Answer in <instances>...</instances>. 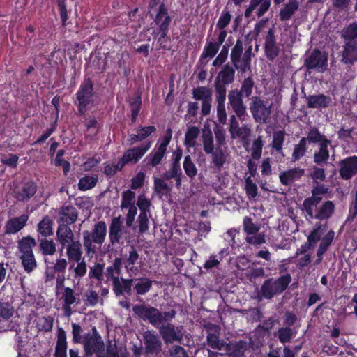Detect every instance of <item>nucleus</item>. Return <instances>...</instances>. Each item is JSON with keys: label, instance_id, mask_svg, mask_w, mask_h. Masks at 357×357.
Here are the masks:
<instances>
[{"label": "nucleus", "instance_id": "f257e3e1", "mask_svg": "<svg viewBox=\"0 0 357 357\" xmlns=\"http://www.w3.org/2000/svg\"><path fill=\"white\" fill-rule=\"evenodd\" d=\"M107 234V225L104 221H99L94 225L92 231L84 230L82 232L83 245L86 255L93 257L103 244Z\"/></svg>", "mask_w": 357, "mask_h": 357}, {"label": "nucleus", "instance_id": "f03ea898", "mask_svg": "<svg viewBox=\"0 0 357 357\" xmlns=\"http://www.w3.org/2000/svg\"><path fill=\"white\" fill-rule=\"evenodd\" d=\"M214 132L219 146L214 150L213 137L210 130H203V146L206 153L212 155V164L219 172L223 165V151L221 149V144L223 141V132L220 126L216 125Z\"/></svg>", "mask_w": 357, "mask_h": 357}, {"label": "nucleus", "instance_id": "7ed1b4c3", "mask_svg": "<svg viewBox=\"0 0 357 357\" xmlns=\"http://www.w3.org/2000/svg\"><path fill=\"white\" fill-rule=\"evenodd\" d=\"M82 344L86 356H91L94 354L96 357H105V343L96 327L92 328L91 334L90 333H84Z\"/></svg>", "mask_w": 357, "mask_h": 357}, {"label": "nucleus", "instance_id": "20e7f679", "mask_svg": "<svg viewBox=\"0 0 357 357\" xmlns=\"http://www.w3.org/2000/svg\"><path fill=\"white\" fill-rule=\"evenodd\" d=\"M134 314L139 319L148 321L157 328L160 326L162 312L158 308L146 304L134 305L132 307Z\"/></svg>", "mask_w": 357, "mask_h": 357}, {"label": "nucleus", "instance_id": "39448f33", "mask_svg": "<svg viewBox=\"0 0 357 357\" xmlns=\"http://www.w3.org/2000/svg\"><path fill=\"white\" fill-rule=\"evenodd\" d=\"M218 26L220 29L218 42L210 41L207 43L198 61V66L200 68L205 66L209 59H212L217 54L220 46L223 43V13L219 17Z\"/></svg>", "mask_w": 357, "mask_h": 357}, {"label": "nucleus", "instance_id": "423d86ee", "mask_svg": "<svg viewBox=\"0 0 357 357\" xmlns=\"http://www.w3.org/2000/svg\"><path fill=\"white\" fill-rule=\"evenodd\" d=\"M93 84L90 78L86 79L80 85L77 92L78 112L80 116L86 112L88 105L92 103L93 96Z\"/></svg>", "mask_w": 357, "mask_h": 357}, {"label": "nucleus", "instance_id": "0eeeda50", "mask_svg": "<svg viewBox=\"0 0 357 357\" xmlns=\"http://www.w3.org/2000/svg\"><path fill=\"white\" fill-rule=\"evenodd\" d=\"M289 274L283 275L277 280H267L261 287V294L266 298H271L274 295L284 291L291 282Z\"/></svg>", "mask_w": 357, "mask_h": 357}, {"label": "nucleus", "instance_id": "6e6552de", "mask_svg": "<svg viewBox=\"0 0 357 357\" xmlns=\"http://www.w3.org/2000/svg\"><path fill=\"white\" fill-rule=\"evenodd\" d=\"M289 274L283 275L277 280H267L261 287V294L266 298H271L274 295L284 291L291 282Z\"/></svg>", "mask_w": 357, "mask_h": 357}, {"label": "nucleus", "instance_id": "1a4fd4ad", "mask_svg": "<svg viewBox=\"0 0 357 357\" xmlns=\"http://www.w3.org/2000/svg\"><path fill=\"white\" fill-rule=\"evenodd\" d=\"M289 274L283 275L277 280H267L261 287V294L266 298H271L274 295L284 291L291 282Z\"/></svg>", "mask_w": 357, "mask_h": 357}, {"label": "nucleus", "instance_id": "9d476101", "mask_svg": "<svg viewBox=\"0 0 357 357\" xmlns=\"http://www.w3.org/2000/svg\"><path fill=\"white\" fill-rule=\"evenodd\" d=\"M165 343H180L183 339L185 330L183 326H176L171 323L162 324L158 328Z\"/></svg>", "mask_w": 357, "mask_h": 357}, {"label": "nucleus", "instance_id": "9b49d317", "mask_svg": "<svg viewBox=\"0 0 357 357\" xmlns=\"http://www.w3.org/2000/svg\"><path fill=\"white\" fill-rule=\"evenodd\" d=\"M142 336L144 344V353L146 357L156 356L162 351V341L155 331L147 330Z\"/></svg>", "mask_w": 357, "mask_h": 357}, {"label": "nucleus", "instance_id": "f8f14e48", "mask_svg": "<svg viewBox=\"0 0 357 357\" xmlns=\"http://www.w3.org/2000/svg\"><path fill=\"white\" fill-rule=\"evenodd\" d=\"M150 146V142H148L139 146L127 150L123 157L118 160L117 164L114 165L116 171L121 170L125 165L129 162L133 164L137 163L149 149Z\"/></svg>", "mask_w": 357, "mask_h": 357}, {"label": "nucleus", "instance_id": "ddd939ff", "mask_svg": "<svg viewBox=\"0 0 357 357\" xmlns=\"http://www.w3.org/2000/svg\"><path fill=\"white\" fill-rule=\"evenodd\" d=\"M272 102L267 99L255 97L250 105V111L257 122L265 123L271 114Z\"/></svg>", "mask_w": 357, "mask_h": 357}, {"label": "nucleus", "instance_id": "4468645a", "mask_svg": "<svg viewBox=\"0 0 357 357\" xmlns=\"http://www.w3.org/2000/svg\"><path fill=\"white\" fill-rule=\"evenodd\" d=\"M172 18L169 15L168 10L163 3L159 6L157 14L154 18V22L158 27L160 36L158 42L163 43V39L167 37Z\"/></svg>", "mask_w": 357, "mask_h": 357}, {"label": "nucleus", "instance_id": "2eb2a0df", "mask_svg": "<svg viewBox=\"0 0 357 357\" xmlns=\"http://www.w3.org/2000/svg\"><path fill=\"white\" fill-rule=\"evenodd\" d=\"M327 55L319 50H314L305 60V66L308 69H315L324 72L327 68Z\"/></svg>", "mask_w": 357, "mask_h": 357}, {"label": "nucleus", "instance_id": "dca6fc26", "mask_svg": "<svg viewBox=\"0 0 357 357\" xmlns=\"http://www.w3.org/2000/svg\"><path fill=\"white\" fill-rule=\"evenodd\" d=\"M109 245L123 243V222L120 216L112 219L109 227Z\"/></svg>", "mask_w": 357, "mask_h": 357}, {"label": "nucleus", "instance_id": "f3484780", "mask_svg": "<svg viewBox=\"0 0 357 357\" xmlns=\"http://www.w3.org/2000/svg\"><path fill=\"white\" fill-rule=\"evenodd\" d=\"M340 175L342 178L349 180L357 174V156L347 157L340 162Z\"/></svg>", "mask_w": 357, "mask_h": 357}, {"label": "nucleus", "instance_id": "a211bd4d", "mask_svg": "<svg viewBox=\"0 0 357 357\" xmlns=\"http://www.w3.org/2000/svg\"><path fill=\"white\" fill-rule=\"evenodd\" d=\"M37 185L33 181H27L14 191V196L21 202H28L36 192Z\"/></svg>", "mask_w": 357, "mask_h": 357}, {"label": "nucleus", "instance_id": "6ab92c4d", "mask_svg": "<svg viewBox=\"0 0 357 357\" xmlns=\"http://www.w3.org/2000/svg\"><path fill=\"white\" fill-rule=\"evenodd\" d=\"M229 131L233 138L240 139L244 144L247 143L250 135V128L248 126L239 127L234 116L230 120Z\"/></svg>", "mask_w": 357, "mask_h": 357}, {"label": "nucleus", "instance_id": "aec40b11", "mask_svg": "<svg viewBox=\"0 0 357 357\" xmlns=\"http://www.w3.org/2000/svg\"><path fill=\"white\" fill-rule=\"evenodd\" d=\"M29 220L27 214H22L19 217L9 219L5 225V234H15L22 230L26 225Z\"/></svg>", "mask_w": 357, "mask_h": 357}, {"label": "nucleus", "instance_id": "412c9836", "mask_svg": "<svg viewBox=\"0 0 357 357\" xmlns=\"http://www.w3.org/2000/svg\"><path fill=\"white\" fill-rule=\"evenodd\" d=\"M56 240L61 245V252L71 243L75 242L74 234L66 224H59L56 231Z\"/></svg>", "mask_w": 357, "mask_h": 357}, {"label": "nucleus", "instance_id": "4be33fe9", "mask_svg": "<svg viewBox=\"0 0 357 357\" xmlns=\"http://www.w3.org/2000/svg\"><path fill=\"white\" fill-rule=\"evenodd\" d=\"M132 279H125L123 278H116L112 282L113 291L116 296L126 294L131 296L132 294Z\"/></svg>", "mask_w": 357, "mask_h": 357}, {"label": "nucleus", "instance_id": "5701e85b", "mask_svg": "<svg viewBox=\"0 0 357 357\" xmlns=\"http://www.w3.org/2000/svg\"><path fill=\"white\" fill-rule=\"evenodd\" d=\"M215 86L218 96V117L220 123H223V68L216 77Z\"/></svg>", "mask_w": 357, "mask_h": 357}, {"label": "nucleus", "instance_id": "b1692460", "mask_svg": "<svg viewBox=\"0 0 357 357\" xmlns=\"http://www.w3.org/2000/svg\"><path fill=\"white\" fill-rule=\"evenodd\" d=\"M54 357H67V336L62 328H59L56 335Z\"/></svg>", "mask_w": 357, "mask_h": 357}, {"label": "nucleus", "instance_id": "393cba45", "mask_svg": "<svg viewBox=\"0 0 357 357\" xmlns=\"http://www.w3.org/2000/svg\"><path fill=\"white\" fill-rule=\"evenodd\" d=\"M229 100L231 107L236 114V115L241 119H244L245 114V107L243 105L241 95L237 91H234L229 94Z\"/></svg>", "mask_w": 357, "mask_h": 357}, {"label": "nucleus", "instance_id": "a878e982", "mask_svg": "<svg viewBox=\"0 0 357 357\" xmlns=\"http://www.w3.org/2000/svg\"><path fill=\"white\" fill-rule=\"evenodd\" d=\"M248 348L249 345L243 341L225 344V351L232 357H243Z\"/></svg>", "mask_w": 357, "mask_h": 357}, {"label": "nucleus", "instance_id": "bb28decb", "mask_svg": "<svg viewBox=\"0 0 357 357\" xmlns=\"http://www.w3.org/2000/svg\"><path fill=\"white\" fill-rule=\"evenodd\" d=\"M61 218L59 224L68 225L73 224L77 218V212L76 208L71 206H63L61 210Z\"/></svg>", "mask_w": 357, "mask_h": 357}, {"label": "nucleus", "instance_id": "cd10ccee", "mask_svg": "<svg viewBox=\"0 0 357 357\" xmlns=\"http://www.w3.org/2000/svg\"><path fill=\"white\" fill-rule=\"evenodd\" d=\"M153 281L148 278H139L132 279L134 291L137 295H144L150 291Z\"/></svg>", "mask_w": 357, "mask_h": 357}, {"label": "nucleus", "instance_id": "c85d7f7f", "mask_svg": "<svg viewBox=\"0 0 357 357\" xmlns=\"http://www.w3.org/2000/svg\"><path fill=\"white\" fill-rule=\"evenodd\" d=\"M243 51V45L242 43L240 40H238L232 49L231 53V57L232 59V61L234 63V65L236 68L241 69L242 71H245L247 68L248 63L247 61H244L243 62H241L240 60L241 55L242 54Z\"/></svg>", "mask_w": 357, "mask_h": 357}, {"label": "nucleus", "instance_id": "c756f323", "mask_svg": "<svg viewBox=\"0 0 357 357\" xmlns=\"http://www.w3.org/2000/svg\"><path fill=\"white\" fill-rule=\"evenodd\" d=\"M321 204V200L314 197H309L303 202V210L306 214L311 218L317 219V213H319V209Z\"/></svg>", "mask_w": 357, "mask_h": 357}, {"label": "nucleus", "instance_id": "7c9ffc66", "mask_svg": "<svg viewBox=\"0 0 357 357\" xmlns=\"http://www.w3.org/2000/svg\"><path fill=\"white\" fill-rule=\"evenodd\" d=\"M139 259V255L134 246H131L128 255L126 258L125 268L128 273H136L138 268L135 266Z\"/></svg>", "mask_w": 357, "mask_h": 357}, {"label": "nucleus", "instance_id": "2f4dec72", "mask_svg": "<svg viewBox=\"0 0 357 357\" xmlns=\"http://www.w3.org/2000/svg\"><path fill=\"white\" fill-rule=\"evenodd\" d=\"M303 175V170L299 168H294L280 173V179L282 184L289 185L294 181L298 179Z\"/></svg>", "mask_w": 357, "mask_h": 357}, {"label": "nucleus", "instance_id": "473e14b6", "mask_svg": "<svg viewBox=\"0 0 357 357\" xmlns=\"http://www.w3.org/2000/svg\"><path fill=\"white\" fill-rule=\"evenodd\" d=\"M82 248L79 241H75L66 247V255L69 260L78 261L82 259Z\"/></svg>", "mask_w": 357, "mask_h": 357}, {"label": "nucleus", "instance_id": "72a5a7b5", "mask_svg": "<svg viewBox=\"0 0 357 357\" xmlns=\"http://www.w3.org/2000/svg\"><path fill=\"white\" fill-rule=\"evenodd\" d=\"M122 268V259L116 257L114 259L112 264L106 268L105 275L107 280H112V282L116 278H119Z\"/></svg>", "mask_w": 357, "mask_h": 357}, {"label": "nucleus", "instance_id": "f704fd0d", "mask_svg": "<svg viewBox=\"0 0 357 357\" xmlns=\"http://www.w3.org/2000/svg\"><path fill=\"white\" fill-rule=\"evenodd\" d=\"M299 6L298 0H289L283 8L280 10V18L282 21L289 20Z\"/></svg>", "mask_w": 357, "mask_h": 357}, {"label": "nucleus", "instance_id": "c9c22d12", "mask_svg": "<svg viewBox=\"0 0 357 357\" xmlns=\"http://www.w3.org/2000/svg\"><path fill=\"white\" fill-rule=\"evenodd\" d=\"M36 245V240L31 237H23L18 241V248L21 255H27L33 254V248Z\"/></svg>", "mask_w": 357, "mask_h": 357}, {"label": "nucleus", "instance_id": "e433bc0d", "mask_svg": "<svg viewBox=\"0 0 357 357\" xmlns=\"http://www.w3.org/2000/svg\"><path fill=\"white\" fill-rule=\"evenodd\" d=\"M331 98L324 95L310 96L307 98V105L311 108H322L328 106Z\"/></svg>", "mask_w": 357, "mask_h": 357}, {"label": "nucleus", "instance_id": "4c0bfd02", "mask_svg": "<svg viewBox=\"0 0 357 357\" xmlns=\"http://www.w3.org/2000/svg\"><path fill=\"white\" fill-rule=\"evenodd\" d=\"M165 153V151L155 147L152 152L145 158L144 162H145L146 165L155 167L161 162Z\"/></svg>", "mask_w": 357, "mask_h": 357}, {"label": "nucleus", "instance_id": "58836bf2", "mask_svg": "<svg viewBox=\"0 0 357 357\" xmlns=\"http://www.w3.org/2000/svg\"><path fill=\"white\" fill-rule=\"evenodd\" d=\"M284 139V133L278 131L274 133L272 147L275 151L276 158L278 161L282 160L284 155L282 152V144Z\"/></svg>", "mask_w": 357, "mask_h": 357}, {"label": "nucleus", "instance_id": "ea45409f", "mask_svg": "<svg viewBox=\"0 0 357 357\" xmlns=\"http://www.w3.org/2000/svg\"><path fill=\"white\" fill-rule=\"evenodd\" d=\"M331 146L330 141L324 139L319 144V149L318 152L314 153V162L317 164H320L326 161L329 157L328 147Z\"/></svg>", "mask_w": 357, "mask_h": 357}, {"label": "nucleus", "instance_id": "a19ab883", "mask_svg": "<svg viewBox=\"0 0 357 357\" xmlns=\"http://www.w3.org/2000/svg\"><path fill=\"white\" fill-rule=\"evenodd\" d=\"M61 299L63 301L65 304L73 305L75 303H80V298L79 294L70 287H65L61 291Z\"/></svg>", "mask_w": 357, "mask_h": 357}, {"label": "nucleus", "instance_id": "79ce46f5", "mask_svg": "<svg viewBox=\"0 0 357 357\" xmlns=\"http://www.w3.org/2000/svg\"><path fill=\"white\" fill-rule=\"evenodd\" d=\"M357 59V43L347 42L343 53V61L346 63H351Z\"/></svg>", "mask_w": 357, "mask_h": 357}, {"label": "nucleus", "instance_id": "37998d69", "mask_svg": "<svg viewBox=\"0 0 357 357\" xmlns=\"http://www.w3.org/2000/svg\"><path fill=\"white\" fill-rule=\"evenodd\" d=\"M334 204L331 201H326L320 204L317 219L324 220L330 218L334 212Z\"/></svg>", "mask_w": 357, "mask_h": 357}, {"label": "nucleus", "instance_id": "c03bdc74", "mask_svg": "<svg viewBox=\"0 0 357 357\" xmlns=\"http://www.w3.org/2000/svg\"><path fill=\"white\" fill-rule=\"evenodd\" d=\"M335 233L333 231H329L321 239L319 249L317 250V256L319 258L317 263H319L321 260L322 255L328 250V246L331 244L334 238Z\"/></svg>", "mask_w": 357, "mask_h": 357}, {"label": "nucleus", "instance_id": "a18cd8bd", "mask_svg": "<svg viewBox=\"0 0 357 357\" xmlns=\"http://www.w3.org/2000/svg\"><path fill=\"white\" fill-rule=\"evenodd\" d=\"M52 220L48 217L45 216L38 224V231L44 237L52 235Z\"/></svg>", "mask_w": 357, "mask_h": 357}, {"label": "nucleus", "instance_id": "49530a36", "mask_svg": "<svg viewBox=\"0 0 357 357\" xmlns=\"http://www.w3.org/2000/svg\"><path fill=\"white\" fill-rule=\"evenodd\" d=\"M165 180L160 178H155L154 179V190L160 197L167 195L172 191V187L168 185Z\"/></svg>", "mask_w": 357, "mask_h": 357}, {"label": "nucleus", "instance_id": "de8ad7c7", "mask_svg": "<svg viewBox=\"0 0 357 357\" xmlns=\"http://www.w3.org/2000/svg\"><path fill=\"white\" fill-rule=\"evenodd\" d=\"M39 248L44 255H52L56 252V244L52 240L38 239Z\"/></svg>", "mask_w": 357, "mask_h": 357}, {"label": "nucleus", "instance_id": "09e8293b", "mask_svg": "<svg viewBox=\"0 0 357 357\" xmlns=\"http://www.w3.org/2000/svg\"><path fill=\"white\" fill-rule=\"evenodd\" d=\"M183 167L185 174L190 178L193 179L197 174V169L193 162L190 155L185 156L183 163Z\"/></svg>", "mask_w": 357, "mask_h": 357}, {"label": "nucleus", "instance_id": "8fccbe9b", "mask_svg": "<svg viewBox=\"0 0 357 357\" xmlns=\"http://www.w3.org/2000/svg\"><path fill=\"white\" fill-rule=\"evenodd\" d=\"M20 259L25 271L28 273L33 271L37 266L36 261L33 254L27 255H21Z\"/></svg>", "mask_w": 357, "mask_h": 357}, {"label": "nucleus", "instance_id": "3c124183", "mask_svg": "<svg viewBox=\"0 0 357 357\" xmlns=\"http://www.w3.org/2000/svg\"><path fill=\"white\" fill-rule=\"evenodd\" d=\"M199 132V129L196 126L188 128L185 136V144L189 147H193Z\"/></svg>", "mask_w": 357, "mask_h": 357}, {"label": "nucleus", "instance_id": "603ef678", "mask_svg": "<svg viewBox=\"0 0 357 357\" xmlns=\"http://www.w3.org/2000/svg\"><path fill=\"white\" fill-rule=\"evenodd\" d=\"M98 182L96 176H85L79 181L78 188L81 190H88L93 188Z\"/></svg>", "mask_w": 357, "mask_h": 357}, {"label": "nucleus", "instance_id": "864d4df0", "mask_svg": "<svg viewBox=\"0 0 357 357\" xmlns=\"http://www.w3.org/2000/svg\"><path fill=\"white\" fill-rule=\"evenodd\" d=\"M142 106L141 96L137 95L130 101V107L131 109V121L135 122L139 114Z\"/></svg>", "mask_w": 357, "mask_h": 357}, {"label": "nucleus", "instance_id": "5fc2aeb1", "mask_svg": "<svg viewBox=\"0 0 357 357\" xmlns=\"http://www.w3.org/2000/svg\"><path fill=\"white\" fill-rule=\"evenodd\" d=\"M343 36L347 42L357 43V23H353L343 31Z\"/></svg>", "mask_w": 357, "mask_h": 357}, {"label": "nucleus", "instance_id": "6e6d98bb", "mask_svg": "<svg viewBox=\"0 0 357 357\" xmlns=\"http://www.w3.org/2000/svg\"><path fill=\"white\" fill-rule=\"evenodd\" d=\"M193 98L197 100H205L211 98V91L205 86H199L192 90Z\"/></svg>", "mask_w": 357, "mask_h": 357}, {"label": "nucleus", "instance_id": "4d7b16f0", "mask_svg": "<svg viewBox=\"0 0 357 357\" xmlns=\"http://www.w3.org/2000/svg\"><path fill=\"white\" fill-rule=\"evenodd\" d=\"M135 192L128 190L123 192L122 193V202L121 207V208H130L132 206H135Z\"/></svg>", "mask_w": 357, "mask_h": 357}, {"label": "nucleus", "instance_id": "13d9d810", "mask_svg": "<svg viewBox=\"0 0 357 357\" xmlns=\"http://www.w3.org/2000/svg\"><path fill=\"white\" fill-rule=\"evenodd\" d=\"M104 264L96 263L94 266L90 267L89 277L92 279H96L99 282L103 280Z\"/></svg>", "mask_w": 357, "mask_h": 357}, {"label": "nucleus", "instance_id": "bf43d9fd", "mask_svg": "<svg viewBox=\"0 0 357 357\" xmlns=\"http://www.w3.org/2000/svg\"><path fill=\"white\" fill-rule=\"evenodd\" d=\"M72 335L73 342L75 344H79L84 342V333L82 327L77 323H72Z\"/></svg>", "mask_w": 357, "mask_h": 357}, {"label": "nucleus", "instance_id": "052dcab7", "mask_svg": "<svg viewBox=\"0 0 357 357\" xmlns=\"http://www.w3.org/2000/svg\"><path fill=\"white\" fill-rule=\"evenodd\" d=\"M36 327L40 331H51L53 327V318L51 317H42L36 321Z\"/></svg>", "mask_w": 357, "mask_h": 357}, {"label": "nucleus", "instance_id": "680f3d73", "mask_svg": "<svg viewBox=\"0 0 357 357\" xmlns=\"http://www.w3.org/2000/svg\"><path fill=\"white\" fill-rule=\"evenodd\" d=\"M263 146L261 137H258L253 142L250 149V154L252 159L259 160L261 158Z\"/></svg>", "mask_w": 357, "mask_h": 357}, {"label": "nucleus", "instance_id": "e2e57ef3", "mask_svg": "<svg viewBox=\"0 0 357 357\" xmlns=\"http://www.w3.org/2000/svg\"><path fill=\"white\" fill-rule=\"evenodd\" d=\"M324 227L321 225L317 226L308 236L307 241L310 246H314L320 240V237L323 234Z\"/></svg>", "mask_w": 357, "mask_h": 357}, {"label": "nucleus", "instance_id": "0e129e2a", "mask_svg": "<svg viewBox=\"0 0 357 357\" xmlns=\"http://www.w3.org/2000/svg\"><path fill=\"white\" fill-rule=\"evenodd\" d=\"M306 141L307 139L303 137L300 140L299 143L295 146L292 155L294 160H297L300 159L305 154L306 151Z\"/></svg>", "mask_w": 357, "mask_h": 357}, {"label": "nucleus", "instance_id": "69168bd1", "mask_svg": "<svg viewBox=\"0 0 357 357\" xmlns=\"http://www.w3.org/2000/svg\"><path fill=\"white\" fill-rule=\"evenodd\" d=\"M137 222L138 223L139 233L144 234V233L146 232L149 228V220L148 218V213H146V212L140 213L137 218Z\"/></svg>", "mask_w": 357, "mask_h": 357}, {"label": "nucleus", "instance_id": "338daca9", "mask_svg": "<svg viewBox=\"0 0 357 357\" xmlns=\"http://www.w3.org/2000/svg\"><path fill=\"white\" fill-rule=\"evenodd\" d=\"M245 240L248 243L253 245H259L266 242L265 235L258 232L246 236Z\"/></svg>", "mask_w": 357, "mask_h": 357}, {"label": "nucleus", "instance_id": "774afa93", "mask_svg": "<svg viewBox=\"0 0 357 357\" xmlns=\"http://www.w3.org/2000/svg\"><path fill=\"white\" fill-rule=\"evenodd\" d=\"M243 229L246 233V236H249L250 234H253L254 233L259 232L260 227L259 226L253 223L250 218L246 217L243 220Z\"/></svg>", "mask_w": 357, "mask_h": 357}]
</instances>
